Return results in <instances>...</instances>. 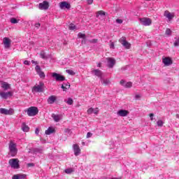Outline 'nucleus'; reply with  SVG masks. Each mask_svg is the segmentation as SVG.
Segmentation results:
<instances>
[{
	"instance_id": "nucleus-37",
	"label": "nucleus",
	"mask_w": 179,
	"mask_h": 179,
	"mask_svg": "<svg viewBox=\"0 0 179 179\" xmlns=\"http://www.w3.org/2000/svg\"><path fill=\"white\" fill-rule=\"evenodd\" d=\"M69 30H75V29H76V26H75V24H70L69 26Z\"/></svg>"
},
{
	"instance_id": "nucleus-30",
	"label": "nucleus",
	"mask_w": 179,
	"mask_h": 179,
	"mask_svg": "<svg viewBox=\"0 0 179 179\" xmlns=\"http://www.w3.org/2000/svg\"><path fill=\"white\" fill-rule=\"evenodd\" d=\"M65 102L69 106H72V104H73V99H72V98H69L67 101H65Z\"/></svg>"
},
{
	"instance_id": "nucleus-17",
	"label": "nucleus",
	"mask_w": 179,
	"mask_h": 179,
	"mask_svg": "<svg viewBox=\"0 0 179 179\" xmlns=\"http://www.w3.org/2000/svg\"><path fill=\"white\" fill-rule=\"evenodd\" d=\"M47 101L48 104H54L57 101V96L55 95H51L48 97Z\"/></svg>"
},
{
	"instance_id": "nucleus-16",
	"label": "nucleus",
	"mask_w": 179,
	"mask_h": 179,
	"mask_svg": "<svg viewBox=\"0 0 179 179\" xmlns=\"http://www.w3.org/2000/svg\"><path fill=\"white\" fill-rule=\"evenodd\" d=\"M119 117H127L129 114V112L127 110H120L117 113Z\"/></svg>"
},
{
	"instance_id": "nucleus-47",
	"label": "nucleus",
	"mask_w": 179,
	"mask_h": 179,
	"mask_svg": "<svg viewBox=\"0 0 179 179\" xmlns=\"http://www.w3.org/2000/svg\"><path fill=\"white\" fill-rule=\"evenodd\" d=\"M153 117H155V114L150 113V118L151 121H153Z\"/></svg>"
},
{
	"instance_id": "nucleus-31",
	"label": "nucleus",
	"mask_w": 179,
	"mask_h": 179,
	"mask_svg": "<svg viewBox=\"0 0 179 179\" xmlns=\"http://www.w3.org/2000/svg\"><path fill=\"white\" fill-rule=\"evenodd\" d=\"M64 173H66V174H72V173H73V169L69 168V169H65Z\"/></svg>"
},
{
	"instance_id": "nucleus-15",
	"label": "nucleus",
	"mask_w": 179,
	"mask_h": 179,
	"mask_svg": "<svg viewBox=\"0 0 179 179\" xmlns=\"http://www.w3.org/2000/svg\"><path fill=\"white\" fill-rule=\"evenodd\" d=\"M73 149L75 156H79L80 155V148L77 144L73 145Z\"/></svg>"
},
{
	"instance_id": "nucleus-5",
	"label": "nucleus",
	"mask_w": 179,
	"mask_h": 179,
	"mask_svg": "<svg viewBox=\"0 0 179 179\" xmlns=\"http://www.w3.org/2000/svg\"><path fill=\"white\" fill-rule=\"evenodd\" d=\"M0 114H3V115H13V114H15V110H13L12 108H10L9 110L1 108Z\"/></svg>"
},
{
	"instance_id": "nucleus-13",
	"label": "nucleus",
	"mask_w": 179,
	"mask_h": 179,
	"mask_svg": "<svg viewBox=\"0 0 179 179\" xmlns=\"http://www.w3.org/2000/svg\"><path fill=\"white\" fill-rule=\"evenodd\" d=\"M0 96L1 99H4L5 100H6V99H8V97H12V96H13V94H12V92H0Z\"/></svg>"
},
{
	"instance_id": "nucleus-6",
	"label": "nucleus",
	"mask_w": 179,
	"mask_h": 179,
	"mask_svg": "<svg viewBox=\"0 0 179 179\" xmlns=\"http://www.w3.org/2000/svg\"><path fill=\"white\" fill-rule=\"evenodd\" d=\"M52 77L55 79L56 82H64V80H65V77L64 76L57 73H52Z\"/></svg>"
},
{
	"instance_id": "nucleus-50",
	"label": "nucleus",
	"mask_w": 179,
	"mask_h": 179,
	"mask_svg": "<svg viewBox=\"0 0 179 179\" xmlns=\"http://www.w3.org/2000/svg\"><path fill=\"white\" fill-rule=\"evenodd\" d=\"M87 2L88 5H92V3H93V0H87Z\"/></svg>"
},
{
	"instance_id": "nucleus-11",
	"label": "nucleus",
	"mask_w": 179,
	"mask_h": 179,
	"mask_svg": "<svg viewBox=\"0 0 179 179\" xmlns=\"http://www.w3.org/2000/svg\"><path fill=\"white\" fill-rule=\"evenodd\" d=\"M164 16L170 21L173 20L175 15L174 13H170L169 10H165L164 13Z\"/></svg>"
},
{
	"instance_id": "nucleus-24",
	"label": "nucleus",
	"mask_w": 179,
	"mask_h": 179,
	"mask_svg": "<svg viewBox=\"0 0 179 179\" xmlns=\"http://www.w3.org/2000/svg\"><path fill=\"white\" fill-rule=\"evenodd\" d=\"M55 132V129L52 127H48V129L45 131L46 135H51V134H54Z\"/></svg>"
},
{
	"instance_id": "nucleus-29",
	"label": "nucleus",
	"mask_w": 179,
	"mask_h": 179,
	"mask_svg": "<svg viewBox=\"0 0 179 179\" xmlns=\"http://www.w3.org/2000/svg\"><path fill=\"white\" fill-rule=\"evenodd\" d=\"M122 45L123 47H125L127 50H129L131 48V44L127 41L123 43Z\"/></svg>"
},
{
	"instance_id": "nucleus-8",
	"label": "nucleus",
	"mask_w": 179,
	"mask_h": 179,
	"mask_svg": "<svg viewBox=\"0 0 179 179\" xmlns=\"http://www.w3.org/2000/svg\"><path fill=\"white\" fill-rule=\"evenodd\" d=\"M38 8L41 10H47L50 8V3L47 1H44L43 3H40Z\"/></svg>"
},
{
	"instance_id": "nucleus-38",
	"label": "nucleus",
	"mask_w": 179,
	"mask_h": 179,
	"mask_svg": "<svg viewBox=\"0 0 179 179\" xmlns=\"http://www.w3.org/2000/svg\"><path fill=\"white\" fill-rule=\"evenodd\" d=\"M165 34H166V36H171V29H166Z\"/></svg>"
},
{
	"instance_id": "nucleus-44",
	"label": "nucleus",
	"mask_w": 179,
	"mask_h": 179,
	"mask_svg": "<svg viewBox=\"0 0 179 179\" xmlns=\"http://www.w3.org/2000/svg\"><path fill=\"white\" fill-rule=\"evenodd\" d=\"M92 136H93V134L92 133L88 132L87 134V138H92Z\"/></svg>"
},
{
	"instance_id": "nucleus-28",
	"label": "nucleus",
	"mask_w": 179,
	"mask_h": 179,
	"mask_svg": "<svg viewBox=\"0 0 179 179\" xmlns=\"http://www.w3.org/2000/svg\"><path fill=\"white\" fill-rule=\"evenodd\" d=\"M99 16H106V12L103 10L97 11L96 14V17H99Z\"/></svg>"
},
{
	"instance_id": "nucleus-48",
	"label": "nucleus",
	"mask_w": 179,
	"mask_h": 179,
	"mask_svg": "<svg viewBox=\"0 0 179 179\" xmlns=\"http://www.w3.org/2000/svg\"><path fill=\"white\" fill-rule=\"evenodd\" d=\"M153 117H155V114L150 113V118L151 121H153Z\"/></svg>"
},
{
	"instance_id": "nucleus-56",
	"label": "nucleus",
	"mask_w": 179,
	"mask_h": 179,
	"mask_svg": "<svg viewBox=\"0 0 179 179\" xmlns=\"http://www.w3.org/2000/svg\"><path fill=\"white\" fill-rule=\"evenodd\" d=\"M97 66H98L99 68H100V66H101V63H99V64H97Z\"/></svg>"
},
{
	"instance_id": "nucleus-18",
	"label": "nucleus",
	"mask_w": 179,
	"mask_h": 179,
	"mask_svg": "<svg viewBox=\"0 0 179 179\" xmlns=\"http://www.w3.org/2000/svg\"><path fill=\"white\" fill-rule=\"evenodd\" d=\"M3 43L4 44L5 48H9V47H10V39L8 38H3Z\"/></svg>"
},
{
	"instance_id": "nucleus-34",
	"label": "nucleus",
	"mask_w": 179,
	"mask_h": 179,
	"mask_svg": "<svg viewBox=\"0 0 179 179\" xmlns=\"http://www.w3.org/2000/svg\"><path fill=\"white\" fill-rule=\"evenodd\" d=\"M127 41V39L125 38V37H122L120 38L119 42L120 43V44H122V45H124V43Z\"/></svg>"
},
{
	"instance_id": "nucleus-40",
	"label": "nucleus",
	"mask_w": 179,
	"mask_h": 179,
	"mask_svg": "<svg viewBox=\"0 0 179 179\" xmlns=\"http://www.w3.org/2000/svg\"><path fill=\"white\" fill-rule=\"evenodd\" d=\"M157 126H158V127H163V124H164V123L163 121H162V120H158V121L157 122Z\"/></svg>"
},
{
	"instance_id": "nucleus-36",
	"label": "nucleus",
	"mask_w": 179,
	"mask_h": 179,
	"mask_svg": "<svg viewBox=\"0 0 179 179\" xmlns=\"http://www.w3.org/2000/svg\"><path fill=\"white\" fill-rule=\"evenodd\" d=\"M102 83L103 85H105V86H107V85H110V80H108V79L103 80L102 81Z\"/></svg>"
},
{
	"instance_id": "nucleus-22",
	"label": "nucleus",
	"mask_w": 179,
	"mask_h": 179,
	"mask_svg": "<svg viewBox=\"0 0 179 179\" xmlns=\"http://www.w3.org/2000/svg\"><path fill=\"white\" fill-rule=\"evenodd\" d=\"M92 73H94L95 76H98V78H101L103 75V73L101 72V71L99 69H95L92 71Z\"/></svg>"
},
{
	"instance_id": "nucleus-57",
	"label": "nucleus",
	"mask_w": 179,
	"mask_h": 179,
	"mask_svg": "<svg viewBox=\"0 0 179 179\" xmlns=\"http://www.w3.org/2000/svg\"><path fill=\"white\" fill-rule=\"evenodd\" d=\"M176 118L179 119V115L178 114L176 115Z\"/></svg>"
},
{
	"instance_id": "nucleus-54",
	"label": "nucleus",
	"mask_w": 179,
	"mask_h": 179,
	"mask_svg": "<svg viewBox=\"0 0 179 179\" xmlns=\"http://www.w3.org/2000/svg\"><path fill=\"white\" fill-rule=\"evenodd\" d=\"M38 132H40V130H38V129L36 128V130H35V134H36V135H38Z\"/></svg>"
},
{
	"instance_id": "nucleus-1",
	"label": "nucleus",
	"mask_w": 179,
	"mask_h": 179,
	"mask_svg": "<svg viewBox=\"0 0 179 179\" xmlns=\"http://www.w3.org/2000/svg\"><path fill=\"white\" fill-rule=\"evenodd\" d=\"M9 155L12 157H15L17 155V144L14 143L13 141H10L8 144Z\"/></svg>"
},
{
	"instance_id": "nucleus-19",
	"label": "nucleus",
	"mask_w": 179,
	"mask_h": 179,
	"mask_svg": "<svg viewBox=\"0 0 179 179\" xmlns=\"http://www.w3.org/2000/svg\"><path fill=\"white\" fill-rule=\"evenodd\" d=\"M87 114H96L97 115L99 114V108H90L87 111Z\"/></svg>"
},
{
	"instance_id": "nucleus-51",
	"label": "nucleus",
	"mask_w": 179,
	"mask_h": 179,
	"mask_svg": "<svg viewBox=\"0 0 179 179\" xmlns=\"http://www.w3.org/2000/svg\"><path fill=\"white\" fill-rule=\"evenodd\" d=\"M24 65H30V62H29V61H27V60H25V61L24 62Z\"/></svg>"
},
{
	"instance_id": "nucleus-23",
	"label": "nucleus",
	"mask_w": 179,
	"mask_h": 179,
	"mask_svg": "<svg viewBox=\"0 0 179 179\" xmlns=\"http://www.w3.org/2000/svg\"><path fill=\"white\" fill-rule=\"evenodd\" d=\"M21 128H22V130L23 131V132H29V131L30 129L29 126H27L25 122H23L22 124Z\"/></svg>"
},
{
	"instance_id": "nucleus-39",
	"label": "nucleus",
	"mask_w": 179,
	"mask_h": 179,
	"mask_svg": "<svg viewBox=\"0 0 179 179\" xmlns=\"http://www.w3.org/2000/svg\"><path fill=\"white\" fill-rule=\"evenodd\" d=\"M35 153H43V149L41 148H36L34 150Z\"/></svg>"
},
{
	"instance_id": "nucleus-12",
	"label": "nucleus",
	"mask_w": 179,
	"mask_h": 179,
	"mask_svg": "<svg viewBox=\"0 0 179 179\" xmlns=\"http://www.w3.org/2000/svg\"><path fill=\"white\" fill-rule=\"evenodd\" d=\"M35 70L36 71V73H38V75L40 76V78H41L42 79H44V78H45V74H44V72L41 71V68L40 67V66H36Z\"/></svg>"
},
{
	"instance_id": "nucleus-43",
	"label": "nucleus",
	"mask_w": 179,
	"mask_h": 179,
	"mask_svg": "<svg viewBox=\"0 0 179 179\" xmlns=\"http://www.w3.org/2000/svg\"><path fill=\"white\" fill-rule=\"evenodd\" d=\"M98 40L97 39H92L90 41V43H91L92 44H96V43H97Z\"/></svg>"
},
{
	"instance_id": "nucleus-32",
	"label": "nucleus",
	"mask_w": 179,
	"mask_h": 179,
	"mask_svg": "<svg viewBox=\"0 0 179 179\" xmlns=\"http://www.w3.org/2000/svg\"><path fill=\"white\" fill-rule=\"evenodd\" d=\"M10 22L13 24H16V23H19V21L16 18H15V17L10 18Z\"/></svg>"
},
{
	"instance_id": "nucleus-2",
	"label": "nucleus",
	"mask_w": 179,
	"mask_h": 179,
	"mask_svg": "<svg viewBox=\"0 0 179 179\" xmlns=\"http://www.w3.org/2000/svg\"><path fill=\"white\" fill-rule=\"evenodd\" d=\"M27 114L29 117H34L38 114V108L36 106H31L27 110Z\"/></svg>"
},
{
	"instance_id": "nucleus-42",
	"label": "nucleus",
	"mask_w": 179,
	"mask_h": 179,
	"mask_svg": "<svg viewBox=\"0 0 179 179\" xmlns=\"http://www.w3.org/2000/svg\"><path fill=\"white\" fill-rule=\"evenodd\" d=\"M66 72L69 75H75V73L72 70H66Z\"/></svg>"
},
{
	"instance_id": "nucleus-9",
	"label": "nucleus",
	"mask_w": 179,
	"mask_h": 179,
	"mask_svg": "<svg viewBox=\"0 0 179 179\" xmlns=\"http://www.w3.org/2000/svg\"><path fill=\"white\" fill-rule=\"evenodd\" d=\"M106 61L108 68H114V65H115L116 62L114 58L107 57Z\"/></svg>"
},
{
	"instance_id": "nucleus-45",
	"label": "nucleus",
	"mask_w": 179,
	"mask_h": 179,
	"mask_svg": "<svg viewBox=\"0 0 179 179\" xmlns=\"http://www.w3.org/2000/svg\"><path fill=\"white\" fill-rule=\"evenodd\" d=\"M141 97H142V96L141 94H136L135 95L136 100H139L141 99Z\"/></svg>"
},
{
	"instance_id": "nucleus-55",
	"label": "nucleus",
	"mask_w": 179,
	"mask_h": 179,
	"mask_svg": "<svg viewBox=\"0 0 179 179\" xmlns=\"http://www.w3.org/2000/svg\"><path fill=\"white\" fill-rule=\"evenodd\" d=\"M64 132L69 134V132H71V129H66L64 130Z\"/></svg>"
},
{
	"instance_id": "nucleus-58",
	"label": "nucleus",
	"mask_w": 179,
	"mask_h": 179,
	"mask_svg": "<svg viewBox=\"0 0 179 179\" xmlns=\"http://www.w3.org/2000/svg\"><path fill=\"white\" fill-rule=\"evenodd\" d=\"M31 62H32V64H34V63H35V62H34V60H32Z\"/></svg>"
},
{
	"instance_id": "nucleus-27",
	"label": "nucleus",
	"mask_w": 179,
	"mask_h": 179,
	"mask_svg": "<svg viewBox=\"0 0 179 179\" xmlns=\"http://www.w3.org/2000/svg\"><path fill=\"white\" fill-rule=\"evenodd\" d=\"M25 177H26L25 175L17 174V175H14L13 176V179H22V178H24Z\"/></svg>"
},
{
	"instance_id": "nucleus-52",
	"label": "nucleus",
	"mask_w": 179,
	"mask_h": 179,
	"mask_svg": "<svg viewBox=\"0 0 179 179\" xmlns=\"http://www.w3.org/2000/svg\"><path fill=\"white\" fill-rule=\"evenodd\" d=\"M40 26H41V24L40 23L35 24V27H36V29H38L40 27Z\"/></svg>"
},
{
	"instance_id": "nucleus-25",
	"label": "nucleus",
	"mask_w": 179,
	"mask_h": 179,
	"mask_svg": "<svg viewBox=\"0 0 179 179\" xmlns=\"http://www.w3.org/2000/svg\"><path fill=\"white\" fill-rule=\"evenodd\" d=\"M52 118H53V120H54V121H55V122H59V121L61 120V116H59V115L52 114Z\"/></svg>"
},
{
	"instance_id": "nucleus-41",
	"label": "nucleus",
	"mask_w": 179,
	"mask_h": 179,
	"mask_svg": "<svg viewBox=\"0 0 179 179\" xmlns=\"http://www.w3.org/2000/svg\"><path fill=\"white\" fill-rule=\"evenodd\" d=\"M174 47H178L179 45V38H177V40L173 43Z\"/></svg>"
},
{
	"instance_id": "nucleus-4",
	"label": "nucleus",
	"mask_w": 179,
	"mask_h": 179,
	"mask_svg": "<svg viewBox=\"0 0 179 179\" xmlns=\"http://www.w3.org/2000/svg\"><path fill=\"white\" fill-rule=\"evenodd\" d=\"M8 164L12 169H20V165L19 164L18 159H10L8 161Z\"/></svg>"
},
{
	"instance_id": "nucleus-7",
	"label": "nucleus",
	"mask_w": 179,
	"mask_h": 179,
	"mask_svg": "<svg viewBox=\"0 0 179 179\" xmlns=\"http://www.w3.org/2000/svg\"><path fill=\"white\" fill-rule=\"evenodd\" d=\"M140 22L143 26H150L152 24V20L148 17L140 18Z\"/></svg>"
},
{
	"instance_id": "nucleus-26",
	"label": "nucleus",
	"mask_w": 179,
	"mask_h": 179,
	"mask_svg": "<svg viewBox=\"0 0 179 179\" xmlns=\"http://www.w3.org/2000/svg\"><path fill=\"white\" fill-rule=\"evenodd\" d=\"M69 87H71V85H69V83H64L62 85V89H63L64 92H66V90H68Z\"/></svg>"
},
{
	"instance_id": "nucleus-59",
	"label": "nucleus",
	"mask_w": 179,
	"mask_h": 179,
	"mask_svg": "<svg viewBox=\"0 0 179 179\" xmlns=\"http://www.w3.org/2000/svg\"><path fill=\"white\" fill-rule=\"evenodd\" d=\"M145 1H150V0H145Z\"/></svg>"
},
{
	"instance_id": "nucleus-3",
	"label": "nucleus",
	"mask_w": 179,
	"mask_h": 179,
	"mask_svg": "<svg viewBox=\"0 0 179 179\" xmlns=\"http://www.w3.org/2000/svg\"><path fill=\"white\" fill-rule=\"evenodd\" d=\"M32 92L34 93H42L44 92V83L40 82L39 85L34 86Z\"/></svg>"
},
{
	"instance_id": "nucleus-53",
	"label": "nucleus",
	"mask_w": 179,
	"mask_h": 179,
	"mask_svg": "<svg viewBox=\"0 0 179 179\" xmlns=\"http://www.w3.org/2000/svg\"><path fill=\"white\" fill-rule=\"evenodd\" d=\"M28 167H33L34 166V164L33 163H29L27 164Z\"/></svg>"
},
{
	"instance_id": "nucleus-21",
	"label": "nucleus",
	"mask_w": 179,
	"mask_h": 179,
	"mask_svg": "<svg viewBox=\"0 0 179 179\" xmlns=\"http://www.w3.org/2000/svg\"><path fill=\"white\" fill-rule=\"evenodd\" d=\"M1 87L3 90H9L10 89V85L6 82H1Z\"/></svg>"
},
{
	"instance_id": "nucleus-14",
	"label": "nucleus",
	"mask_w": 179,
	"mask_h": 179,
	"mask_svg": "<svg viewBox=\"0 0 179 179\" xmlns=\"http://www.w3.org/2000/svg\"><path fill=\"white\" fill-rule=\"evenodd\" d=\"M162 62L165 66H170V65L173 64V60H171V58L170 57H164L162 59Z\"/></svg>"
},
{
	"instance_id": "nucleus-46",
	"label": "nucleus",
	"mask_w": 179,
	"mask_h": 179,
	"mask_svg": "<svg viewBox=\"0 0 179 179\" xmlns=\"http://www.w3.org/2000/svg\"><path fill=\"white\" fill-rule=\"evenodd\" d=\"M116 23H118L119 24H122V20H121V19H117V20H116Z\"/></svg>"
},
{
	"instance_id": "nucleus-49",
	"label": "nucleus",
	"mask_w": 179,
	"mask_h": 179,
	"mask_svg": "<svg viewBox=\"0 0 179 179\" xmlns=\"http://www.w3.org/2000/svg\"><path fill=\"white\" fill-rule=\"evenodd\" d=\"M110 48H115V46H114V42L110 41Z\"/></svg>"
},
{
	"instance_id": "nucleus-20",
	"label": "nucleus",
	"mask_w": 179,
	"mask_h": 179,
	"mask_svg": "<svg viewBox=\"0 0 179 179\" xmlns=\"http://www.w3.org/2000/svg\"><path fill=\"white\" fill-rule=\"evenodd\" d=\"M120 85H122V86H124V87L126 88L132 87V83L131 82L125 83V80H122L120 81Z\"/></svg>"
},
{
	"instance_id": "nucleus-35",
	"label": "nucleus",
	"mask_w": 179,
	"mask_h": 179,
	"mask_svg": "<svg viewBox=\"0 0 179 179\" xmlns=\"http://www.w3.org/2000/svg\"><path fill=\"white\" fill-rule=\"evenodd\" d=\"M40 55L41 57L43 58V59H47V56L45 55V52H44V51H41Z\"/></svg>"
},
{
	"instance_id": "nucleus-10",
	"label": "nucleus",
	"mask_w": 179,
	"mask_h": 179,
	"mask_svg": "<svg viewBox=\"0 0 179 179\" xmlns=\"http://www.w3.org/2000/svg\"><path fill=\"white\" fill-rule=\"evenodd\" d=\"M60 9H71V3L66 1H62L59 3Z\"/></svg>"
},
{
	"instance_id": "nucleus-33",
	"label": "nucleus",
	"mask_w": 179,
	"mask_h": 179,
	"mask_svg": "<svg viewBox=\"0 0 179 179\" xmlns=\"http://www.w3.org/2000/svg\"><path fill=\"white\" fill-rule=\"evenodd\" d=\"M78 37L79 38H83L84 40H85V38H86V34H82V33H78Z\"/></svg>"
}]
</instances>
